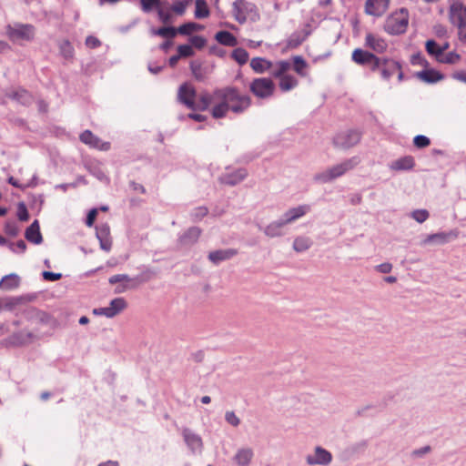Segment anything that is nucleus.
Here are the masks:
<instances>
[{
	"instance_id": "f257e3e1",
	"label": "nucleus",
	"mask_w": 466,
	"mask_h": 466,
	"mask_svg": "<svg viewBox=\"0 0 466 466\" xmlns=\"http://www.w3.org/2000/svg\"><path fill=\"white\" fill-rule=\"evenodd\" d=\"M214 96L218 99H226L229 105V110L235 114H242L251 106L250 96L241 95L236 86L217 88L214 90Z\"/></svg>"
},
{
	"instance_id": "f03ea898",
	"label": "nucleus",
	"mask_w": 466,
	"mask_h": 466,
	"mask_svg": "<svg viewBox=\"0 0 466 466\" xmlns=\"http://www.w3.org/2000/svg\"><path fill=\"white\" fill-rule=\"evenodd\" d=\"M360 162L359 157L354 156L350 158H347L339 164H337L327 170L317 173L314 176V180L326 184L333 181L334 179L342 177L348 171L352 170Z\"/></svg>"
},
{
	"instance_id": "7ed1b4c3",
	"label": "nucleus",
	"mask_w": 466,
	"mask_h": 466,
	"mask_svg": "<svg viewBox=\"0 0 466 466\" xmlns=\"http://www.w3.org/2000/svg\"><path fill=\"white\" fill-rule=\"evenodd\" d=\"M409 24V13L404 7L387 17L384 23V30L389 35H398L406 32Z\"/></svg>"
},
{
	"instance_id": "20e7f679",
	"label": "nucleus",
	"mask_w": 466,
	"mask_h": 466,
	"mask_svg": "<svg viewBox=\"0 0 466 466\" xmlns=\"http://www.w3.org/2000/svg\"><path fill=\"white\" fill-rule=\"evenodd\" d=\"M8 38L15 43L18 41L30 42L35 35V27L31 24L15 23L5 26Z\"/></svg>"
},
{
	"instance_id": "39448f33",
	"label": "nucleus",
	"mask_w": 466,
	"mask_h": 466,
	"mask_svg": "<svg viewBox=\"0 0 466 466\" xmlns=\"http://www.w3.org/2000/svg\"><path fill=\"white\" fill-rule=\"evenodd\" d=\"M276 85L269 77H258L253 79L249 85L250 92L260 99H267L273 96Z\"/></svg>"
},
{
	"instance_id": "423d86ee",
	"label": "nucleus",
	"mask_w": 466,
	"mask_h": 466,
	"mask_svg": "<svg viewBox=\"0 0 466 466\" xmlns=\"http://www.w3.org/2000/svg\"><path fill=\"white\" fill-rule=\"evenodd\" d=\"M361 139V132L358 129H349L339 132L333 137V144L343 149L356 146Z\"/></svg>"
},
{
	"instance_id": "0eeeda50",
	"label": "nucleus",
	"mask_w": 466,
	"mask_h": 466,
	"mask_svg": "<svg viewBox=\"0 0 466 466\" xmlns=\"http://www.w3.org/2000/svg\"><path fill=\"white\" fill-rule=\"evenodd\" d=\"M252 13H257V6L247 0H236L233 2V15L240 25L246 23L247 17Z\"/></svg>"
},
{
	"instance_id": "6e6552de",
	"label": "nucleus",
	"mask_w": 466,
	"mask_h": 466,
	"mask_svg": "<svg viewBox=\"0 0 466 466\" xmlns=\"http://www.w3.org/2000/svg\"><path fill=\"white\" fill-rule=\"evenodd\" d=\"M450 20L458 29L466 26V5L460 2H454L450 5Z\"/></svg>"
},
{
	"instance_id": "1a4fd4ad",
	"label": "nucleus",
	"mask_w": 466,
	"mask_h": 466,
	"mask_svg": "<svg viewBox=\"0 0 466 466\" xmlns=\"http://www.w3.org/2000/svg\"><path fill=\"white\" fill-rule=\"evenodd\" d=\"M197 91L195 87L187 83L182 84L178 88V100L187 108H194Z\"/></svg>"
},
{
	"instance_id": "9d476101",
	"label": "nucleus",
	"mask_w": 466,
	"mask_h": 466,
	"mask_svg": "<svg viewBox=\"0 0 466 466\" xmlns=\"http://www.w3.org/2000/svg\"><path fill=\"white\" fill-rule=\"evenodd\" d=\"M331 461V453L320 446L315 448L314 455L309 454L306 457V462L309 465H328Z\"/></svg>"
},
{
	"instance_id": "9b49d317",
	"label": "nucleus",
	"mask_w": 466,
	"mask_h": 466,
	"mask_svg": "<svg viewBox=\"0 0 466 466\" xmlns=\"http://www.w3.org/2000/svg\"><path fill=\"white\" fill-rule=\"evenodd\" d=\"M96 236L99 240L100 248L105 251H110L112 239L110 237V227L107 223L96 226Z\"/></svg>"
},
{
	"instance_id": "f8f14e48",
	"label": "nucleus",
	"mask_w": 466,
	"mask_h": 466,
	"mask_svg": "<svg viewBox=\"0 0 466 466\" xmlns=\"http://www.w3.org/2000/svg\"><path fill=\"white\" fill-rule=\"evenodd\" d=\"M34 337L30 331L20 330L13 333L5 341L6 346L21 347L29 344Z\"/></svg>"
},
{
	"instance_id": "ddd939ff",
	"label": "nucleus",
	"mask_w": 466,
	"mask_h": 466,
	"mask_svg": "<svg viewBox=\"0 0 466 466\" xmlns=\"http://www.w3.org/2000/svg\"><path fill=\"white\" fill-rule=\"evenodd\" d=\"M390 0H366L365 12L373 16H381L388 9Z\"/></svg>"
},
{
	"instance_id": "4468645a",
	"label": "nucleus",
	"mask_w": 466,
	"mask_h": 466,
	"mask_svg": "<svg viewBox=\"0 0 466 466\" xmlns=\"http://www.w3.org/2000/svg\"><path fill=\"white\" fill-rule=\"evenodd\" d=\"M79 139L82 143L94 148L108 150L110 147V144L108 142H102V140L98 137L95 136L90 130H85L82 132Z\"/></svg>"
},
{
	"instance_id": "2eb2a0df",
	"label": "nucleus",
	"mask_w": 466,
	"mask_h": 466,
	"mask_svg": "<svg viewBox=\"0 0 466 466\" xmlns=\"http://www.w3.org/2000/svg\"><path fill=\"white\" fill-rule=\"evenodd\" d=\"M415 76L427 84H435L445 78V75L435 68L425 67L415 74Z\"/></svg>"
},
{
	"instance_id": "dca6fc26",
	"label": "nucleus",
	"mask_w": 466,
	"mask_h": 466,
	"mask_svg": "<svg viewBox=\"0 0 466 466\" xmlns=\"http://www.w3.org/2000/svg\"><path fill=\"white\" fill-rule=\"evenodd\" d=\"M247 176L248 171L245 168H238L235 171L224 174L220 177L219 180L222 184L233 187L243 181Z\"/></svg>"
},
{
	"instance_id": "f3484780",
	"label": "nucleus",
	"mask_w": 466,
	"mask_h": 466,
	"mask_svg": "<svg viewBox=\"0 0 466 466\" xmlns=\"http://www.w3.org/2000/svg\"><path fill=\"white\" fill-rule=\"evenodd\" d=\"M25 238L32 244L39 245L43 242V236L40 230L39 221L35 219L25 231Z\"/></svg>"
},
{
	"instance_id": "a211bd4d",
	"label": "nucleus",
	"mask_w": 466,
	"mask_h": 466,
	"mask_svg": "<svg viewBox=\"0 0 466 466\" xmlns=\"http://www.w3.org/2000/svg\"><path fill=\"white\" fill-rule=\"evenodd\" d=\"M201 233L200 228L190 227L179 236L177 241L181 246H192L198 242Z\"/></svg>"
},
{
	"instance_id": "6ab92c4d",
	"label": "nucleus",
	"mask_w": 466,
	"mask_h": 466,
	"mask_svg": "<svg viewBox=\"0 0 466 466\" xmlns=\"http://www.w3.org/2000/svg\"><path fill=\"white\" fill-rule=\"evenodd\" d=\"M26 314L29 319L36 320L44 325L54 326L56 322L52 315L35 308H31Z\"/></svg>"
},
{
	"instance_id": "aec40b11",
	"label": "nucleus",
	"mask_w": 466,
	"mask_h": 466,
	"mask_svg": "<svg viewBox=\"0 0 466 466\" xmlns=\"http://www.w3.org/2000/svg\"><path fill=\"white\" fill-rule=\"evenodd\" d=\"M312 31H295L286 41V46L283 52L289 49H295L302 45V43L311 35Z\"/></svg>"
},
{
	"instance_id": "412c9836",
	"label": "nucleus",
	"mask_w": 466,
	"mask_h": 466,
	"mask_svg": "<svg viewBox=\"0 0 466 466\" xmlns=\"http://www.w3.org/2000/svg\"><path fill=\"white\" fill-rule=\"evenodd\" d=\"M238 254L235 248L217 249L208 253V259L215 265L228 260Z\"/></svg>"
},
{
	"instance_id": "4be33fe9",
	"label": "nucleus",
	"mask_w": 466,
	"mask_h": 466,
	"mask_svg": "<svg viewBox=\"0 0 466 466\" xmlns=\"http://www.w3.org/2000/svg\"><path fill=\"white\" fill-rule=\"evenodd\" d=\"M309 211H310L309 205H307V204L300 205L296 208H289L283 214V216L281 218L284 219V221L287 224H289V223H291V222L295 221L296 219L303 217Z\"/></svg>"
},
{
	"instance_id": "5701e85b",
	"label": "nucleus",
	"mask_w": 466,
	"mask_h": 466,
	"mask_svg": "<svg viewBox=\"0 0 466 466\" xmlns=\"http://www.w3.org/2000/svg\"><path fill=\"white\" fill-rule=\"evenodd\" d=\"M365 46L378 54L384 53L388 47V44L384 39L376 37L371 33L366 35Z\"/></svg>"
},
{
	"instance_id": "b1692460",
	"label": "nucleus",
	"mask_w": 466,
	"mask_h": 466,
	"mask_svg": "<svg viewBox=\"0 0 466 466\" xmlns=\"http://www.w3.org/2000/svg\"><path fill=\"white\" fill-rule=\"evenodd\" d=\"M179 26L176 27L171 25H164L158 28L152 27L150 29L151 35L160 36L172 40L177 35H180Z\"/></svg>"
},
{
	"instance_id": "393cba45",
	"label": "nucleus",
	"mask_w": 466,
	"mask_h": 466,
	"mask_svg": "<svg viewBox=\"0 0 466 466\" xmlns=\"http://www.w3.org/2000/svg\"><path fill=\"white\" fill-rule=\"evenodd\" d=\"M450 48V43L445 42L443 45L439 46L434 39H428L425 43L426 52L435 58L441 56L446 50Z\"/></svg>"
},
{
	"instance_id": "a878e982",
	"label": "nucleus",
	"mask_w": 466,
	"mask_h": 466,
	"mask_svg": "<svg viewBox=\"0 0 466 466\" xmlns=\"http://www.w3.org/2000/svg\"><path fill=\"white\" fill-rule=\"evenodd\" d=\"M401 69V64L399 61L391 58L385 57L383 66L381 68V78L384 80H390L395 71Z\"/></svg>"
},
{
	"instance_id": "bb28decb",
	"label": "nucleus",
	"mask_w": 466,
	"mask_h": 466,
	"mask_svg": "<svg viewBox=\"0 0 466 466\" xmlns=\"http://www.w3.org/2000/svg\"><path fill=\"white\" fill-rule=\"evenodd\" d=\"M375 54L364 50L362 48H356L351 54V59L353 62L360 66H366L373 59Z\"/></svg>"
},
{
	"instance_id": "cd10ccee",
	"label": "nucleus",
	"mask_w": 466,
	"mask_h": 466,
	"mask_svg": "<svg viewBox=\"0 0 466 466\" xmlns=\"http://www.w3.org/2000/svg\"><path fill=\"white\" fill-rule=\"evenodd\" d=\"M215 40L225 46H236L238 45V39L237 37L227 30H220L215 34L214 36Z\"/></svg>"
},
{
	"instance_id": "c85d7f7f",
	"label": "nucleus",
	"mask_w": 466,
	"mask_h": 466,
	"mask_svg": "<svg viewBox=\"0 0 466 466\" xmlns=\"http://www.w3.org/2000/svg\"><path fill=\"white\" fill-rule=\"evenodd\" d=\"M146 280H147V279L143 278V274L136 276L134 278H131L127 274H116V275L111 276L108 279V282L111 285H115V284H117V283L132 284V283H137V281H139V285H140L142 282H144Z\"/></svg>"
},
{
	"instance_id": "c756f323",
	"label": "nucleus",
	"mask_w": 466,
	"mask_h": 466,
	"mask_svg": "<svg viewBox=\"0 0 466 466\" xmlns=\"http://www.w3.org/2000/svg\"><path fill=\"white\" fill-rule=\"evenodd\" d=\"M183 437L185 442L192 451H195L197 448H200L202 446V440L200 436L194 433L190 429L186 428L183 430Z\"/></svg>"
},
{
	"instance_id": "7c9ffc66",
	"label": "nucleus",
	"mask_w": 466,
	"mask_h": 466,
	"mask_svg": "<svg viewBox=\"0 0 466 466\" xmlns=\"http://www.w3.org/2000/svg\"><path fill=\"white\" fill-rule=\"evenodd\" d=\"M414 165V158L411 156H405L395 160L390 168L398 171H407L412 169Z\"/></svg>"
},
{
	"instance_id": "2f4dec72",
	"label": "nucleus",
	"mask_w": 466,
	"mask_h": 466,
	"mask_svg": "<svg viewBox=\"0 0 466 466\" xmlns=\"http://www.w3.org/2000/svg\"><path fill=\"white\" fill-rule=\"evenodd\" d=\"M287 223L284 221L282 218L279 219L271 222L268 225L264 230V233L269 238L279 237L283 234L282 228L286 226Z\"/></svg>"
},
{
	"instance_id": "473e14b6",
	"label": "nucleus",
	"mask_w": 466,
	"mask_h": 466,
	"mask_svg": "<svg viewBox=\"0 0 466 466\" xmlns=\"http://www.w3.org/2000/svg\"><path fill=\"white\" fill-rule=\"evenodd\" d=\"M9 97L17 101L23 106H29L32 103L31 94L25 88L21 87L12 91V93L9 95Z\"/></svg>"
},
{
	"instance_id": "72a5a7b5",
	"label": "nucleus",
	"mask_w": 466,
	"mask_h": 466,
	"mask_svg": "<svg viewBox=\"0 0 466 466\" xmlns=\"http://www.w3.org/2000/svg\"><path fill=\"white\" fill-rule=\"evenodd\" d=\"M20 284V278L15 273L8 274L0 279V289L11 290L17 288Z\"/></svg>"
},
{
	"instance_id": "f704fd0d",
	"label": "nucleus",
	"mask_w": 466,
	"mask_h": 466,
	"mask_svg": "<svg viewBox=\"0 0 466 466\" xmlns=\"http://www.w3.org/2000/svg\"><path fill=\"white\" fill-rule=\"evenodd\" d=\"M272 63L263 57H254L250 61V67L258 74H263L265 71L269 69Z\"/></svg>"
},
{
	"instance_id": "c9c22d12",
	"label": "nucleus",
	"mask_w": 466,
	"mask_h": 466,
	"mask_svg": "<svg viewBox=\"0 0 466 466\" xmlns=\"http://www.w3.org/2000/svg\"><path fill=\"white\" fill-rule=\"evenodd\" d=\"M253 458V451L251 449H240L235 455V461L239 466H248Z\"/></svg>"
},
{
	"instance_id": "e433bc0d",
	"label": "nucleus",
	"mask_w": 466,
	"mask_h": 466,
	"mask_svg": "<svg viewBox=\"0 0 466 466\" xmlns=\"http://www.w3.org/2000/svg\"><path fill=\"white\" fill-rule=\"evenodd\" d=\"M451 233L445 232H438L434 234L428 235L427 238L423 240V244H434V245H442L449 241V238Z\"/></svg>"
},
{
	"instance_id": "4c0bfd02",
	"label": "nucleus",
	"mask_w": 466,
	"mask_h": 466,
	"mask_svg": "<svg viewBox=\"0 0 466 466\" xmlns=\"http://www.w3.org/2000/svg\"><path fill=\"white\" fill-rule=\"evenodd\" d=\"M127 307V303L124 298L118 297L113 299L109 302L108 309L110 310L112 318L118 315L120 312H122Z\"/></svg>"
},
{
	"instance_id": "58836bf2",
	"label": "nucleus",
	"mask_w": 466,
	"mask_h": 466,
	"mask_svg": "<svg viewBox=\"0 0 466 466\" xmlns=\"http://www.w3.org/2000/svg\"><path fill=\"white\" fill-rule=\"evenodd\" d=\"M195 12L194 16L197 19L207 18L210 15V10L208 8V3L206 0H195Z\"/></svg>"
},
{
	"instance_id": "ea45409f",
	"label": "nucleus",
	"mask_w": 466,
	"mask_h": 466,
	"mask_svg": "<svg viewBox=\"0 0 466 466\" xmlns=\"http://www.w3.org/2000/svg\"><path fill=\"white\" fill-rule=\"evenodd\" d=\"M221 101L215 105L211 109V115L215 119H220L226 116L229 111V105H228L226 99H220Z\"/></svg>"
},
{
	"instance_id": "a19ab883",
	"label": "nucleus",
	"mask_w": 466,
	"mask_h": 466,
	"mask_svg": "<svg viewBox=\"0 0 466 466\" xmlns=\"http://www.w3.org/2000/svg\"><path fill=\"white\" fill-rule=\"evenodd\" d=\"M204 25L196 22L188 21L179 25V30L181 35L189 36L192 35V32L195 31H202L204 29Z\"/></svg>"
},
{
	"instance_id": "79ce46f5",
	"label": "nucleus",
	"mask_w": 466,
	"mask_h": 466,
	"mask_svg": "<svg viewBox=\"0 0 466 466\" xmlns=\"http://www.w3.org/2000/svg\"><path fill=\"white\" fill-rule=\"evenodd\" d=\"M212 103V96L205 92L203 93L198 101H195L194 108H190L193 111H206L208 109L209 106Z\"/></svg>"
},
{
	"instance_id": "37998d69",
	"label": "nucleus",
	"mask_w": 466,
	"mask_h": 466,
	"mask_svg": "<svg viewBox=\"0 0 466 466\" xmlns=\"http://www.w3.org/2000/svg\"><path fill=\"white\" fill-rule=\"evenodd\" d=\"M298 84H299V81L295 76H293L291 75H285L282 77H280L279 88L283 92H287V91H289V90L293 89L294 87H296L298 86Z\"/></svg>"
},
{
	"instance_id": "c03bdc74",
	"label": "nucleus",
	"mask_w": 466,
	"mask_h": 466,
	"mask_svg": "<svg viewBox=\"0 0 466 466\" xmlns=\"http://www.w3.org/2000/svg\"><path fill=\"white\" fill-rule=\"evenodd\" d=\"M230 56L239 66H244L248 61L249 55L243 47H237L231 52Z\"/></svg>"
},
{
	"instance_id": "a18cd8bd",
	"label": "nucleus",
	"mask_w": 466,
	"mask_h": 466,
	"mask_svg": "<svg viewBox=\"0 0 466 466\" xmlns=\"http://www.w3.org/2000/svg\"><path fill=\"white\" fill-rule=\"evenodd\" d=\"M368 441L363 440L349 446L346 450V452L350 456H355L363 453L366 451Z\"/></svg>"
},
{
	"instance_id": "49530a36",
	"label": "nucleus",
	"mask_w": 466,
	"mask_h": 466,
	"mask_svg": "<svg viewBox=\"0 0 466 466\" xmlns=\"http://www.w3.org/2000/svg\"><path fill=\"white\" fill-rule=\"evenodd\" d=\"M59 51L61 56L66 59H71L74 56V47L69 40H63L59 44Z\"/></svg>"
},
{
	"instance_id": "de8ad7c7",
	"label": "nucleus",
	"mask_w": 466,
	"mask_h": 466,
	"mask_svg": "<svg viewBox=\"0 0 466 466\" xmlns=\"http://www.w3.org/2000/svg\"><path fill=\"white\" fill-rule=\"evenodd\" d=\"M293 70L299 76H305V68L308 66L307 61L301 56L292 57Z\"/></svg>"
},
{
	"instance_id": "09e8293b",
	"label": "nucleus",
	"mask_w": 466,
	"mask_h": 466,
	"mask_svg": "<svg viewBox=\"0 0 466 466\" xmlns=\"http://www.w3.org/2000/svg\"><path fill=\"white\" fill-rule=\"evenodd\" d=\"M189 67L192 75L198 81H203L205 79V72H203L201 62L193 60L190 62Z\"/></svg>"
},
{
	"instance_id": "8fccbe9b",
	"label": "nucleus",
	"mask_w": 466,
	"mask_h": 466,
	"mask_svg": "<svg viewBox=\"0 0 466 466\" xmlns=\"http://www.w3.org/2000/svg\"><path fill=\"white\" fill-rule=\"evenodd\" d=\"M139 3L144 13H150L153 9L157 10L162 5L161 0H139Z\"/></svg>"
},
{
	"instance_id": "3c124183",
	"label": "nucleus",
	"mask_w": 466,
	"mask_h": 466,
	"mask_svg": "<svg viewBox=\"0 0 466 466\" xmlns=\"http://www.w3.org/2000/svg\"><path fill=\"white\" fill-rule=\"evenodd\" d=\"M439 63L442 64H448V65H454L461 59V56L456 53L455 51L449 52L447 55L444 56V54L435 58Z\"/></svg>"
},
{
	"instance_id": "603ef678",
	"label": "nucleus",
	"mask_w": 466,
	"mask_h": 466,
	"mask_svg": "<svg viewBox=\"0 0 466 466\" xmlns=\"http://www.w3.org/2000/svg\"><path fill=\"white\" fill-rule=\"evenodd\" d=\"M188 42L189 45L192 46L193 49L196 48L198 50L203 49L208 43L204 36L198 35H190V37H188Z\"/></svg>"
},
{
	"instance_id": "864d4df0",
	"label": "nucleus",
	"mask_w": 466,
	"mask_h": 466,
	"mask_svg": "<svg viewBox=\"0 0 466 466\" xmlns=\"http://www.w3.org/2000/svg\"><path fill=\"white\" fill-rule=\"evenodd\" d=\"M309 248H310V241L307 238L299 237V238H295V240L293 242V248L297 252L306 251Z\"/></svg>"
},
{
	"instance_id": "5fc2aeb1",
	"label": "nucleus",
	"mask_w": 466,
	"mask_h": 466,
	"mask_svg": "<svg viewBox=\"0 0 466 466\" xmlns=\"http://www.w3.org/2000/svg\"><path fill=\"white\" fill-rule=\"evenodd\" d=\"M177 52L180 58L192 57L195 55V51L192 48V46L189 45V43L178 45L177 47Z\"/></svg>"
},
{
	"instance_id": "6e6d98bb",
	"label": "nucleus",
	"mask_w": 466,
	"mask_h": 466,
	"mask_svg": "<svg viewBox=\"0 0 466 466\" xmlns=\"http://www.w3.org/2000/svg\"><path fill=\"white\" fill-rule=\"evenodd\" d=\"M16 216L21 222H26L30 218V215L25 202L21 201L17 204Z\"/></svg>"
},
{
	"instance_id": "4d7b16f0",
	"label": "nucleus",
	"mask_w": 466,
	"mask_h": 466,
	"mask_svg": "<svg viewBox=\"0 0 466 466\" xmlns=\"http://www.w3.org/2000/svg\"><path fill=\"white\" fill-rule=\"evenodd\" d=\"M4 230L7 236L12 238H15L19 234V228L15 221H6Z\"/></svg>"
},
{
	"instance_id": "13d9d810",
	"label": "nucleus",
	"mask_w": 466,
	"mask_h": 466,
	"mask_svg": "<svg viewBox=\"0 0 466 466\" xmlns=\"http://www.w3.org/2000/svg\"><path fill=\"white\" fill-rule=\"evenodd\" d=\"M431 139L424 135H417L413 138V145L419 149H422L430 146Z\"/></svg>"
},
{
	"instance_id": "bf43d9fd",
	"label": "nucleus",
	"mask_w": 466,
	"mask_h": 466,
	"mask_svg": "<svg viewBox=\"0 0 466 466\" xmlns=\"http://www.w3.org/2000/svg\"><path fill=\"white\" fill-rule=\"evenodd\" d=\"M208 214V208L205 206H200L194 208L191 212L193 221H199Z\"/></svg>"
},
{
	"instance_id": "052dcab7",
	"label": "nucleus",
	"mask_w": 466,
	"mask_h": 466,
	"mask_svg": "<svg viewBox=\"0 0 466 466\" xmlns=\"http://www.w3.org/2000/svg\"><path fill=\"white\" fill-rule=\"evenodd\" d=\"M157 16L160 22H162L164 25H168L172 22L173 15L171 14L170 9L169 10H164L162 7H159L157 10Z\"/></svg>"
},
{
	"instance_id": "680f3d73",
	"label": "nucleus",
	"mask_w": 466,
	"mask_h": 466,
	"mask_svg": "<svg viewBox=\"0 0 466 466\" xmlns=\"http://www.w3.org/2000/svg\"><path fill=\"white\" fill-rule=\"evenodd\" d=\"M9 249L14 253H25L26 250V243L23 239H19L16 241V243L10 242L8 244Z\"/></svg>"
},
{
	"instance_id": "e2e57ef3",
	"label": "nucleus",
	"mask_w": 466,
	"mask_h": 466,
	"mask_svg": "<svg viewBox=\"0 0 466 466\" xmlns=\"http://www.w3.org/2000/svg\"><path fill=\"white\" fill-rule=\"evenodd\" d=\"M384 58L385 57H380L375 55L373 59L370 61V63H369L367 66H369L371 71H380V73L381 74V68L383 66Z\"/></svg>"
},
{
	"instance_id": "0e129e2a",
	"label": "nucleus",
	"mask_w": 466,
	"mask_h": 466,
	"mask_svg": "<svg viewBox=\"0 0 466 466\" xmlns=\"http://www.w3.org/2000/svg\"><path fill=\"white\" fill-rule=\"evenodd\" d=\"M138 286H139V281H137V283H132V284L118 283V285L114 289V293L115 294H121V293L126 292L127 290L135 289Z\"/></svg>"
},
{
	"instance_id": "69168bd1",
	"label": "nucleus",
	"mask_w": 466,
	"mask_h": 466,
	"mask_svg": "<svg viewBox=\"0 0 466 466\" xmlns=\"http://www.w3.org/2000/svg\"><path fill=\"white\" fill-rule=\"evenodd\" d=\"M410 63L413 66L420 65L423 66L424 67L429 66V62L424 58L420 52H417L411 56Z\"/></svg>"
},
{
	"instance_id": "338daca9",
	"label": "nucleus",
	"mask_w": 466,
	"mask_h": 466,
	"mask_svg": "<svg viewBox=\"0 0 466 466\" xmlns=\"http://www.w3.org/2000/svg\"><path fill=\"white\" fill-rule=\"evenodd\" d=\"M429 212L426 209H416L411 213V217L419 223H423L429 218Z\"/></svg>"
},
{
	"instance_id": "774afa93",
	"label": "nucleus",
	"mask_w": 466,
	"mask_h": 466,
	"mask_svg": "<svg viewBox=\"0 0 466 466\" xmlns=\"http://www.w3.org/2000/svg\"><path fill=\"white\" fill-rule=\"evenodd\" d=\"M187 7V6L181 0H178L175 3H173L170 5L169 9H170V11L174 12L175 14H177L178 15H182L185 14Z\"/></svg>"
}]
</instances>
